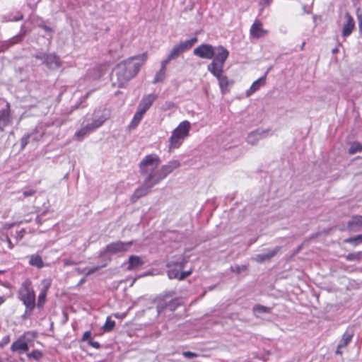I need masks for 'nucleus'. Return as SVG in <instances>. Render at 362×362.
I'll return each mask as SVG.
<instances>
[{"mask_svg": "<svg viewBox=\"0 0 362 362\" xmlns=\"http://www.w3.org/2000/svg\"><path fill=\"white\" fill-rule=\"evenodd\" d=\"M148 53L131 57L119 62L113 71L112 85L123 88L127 83L139 73L141 65L147 60Z\"/></svg>", "mask_w": 362, "mask_h": 362, "instance_id": "f257e3e1", "label": "nucleus"}, {"mask_svg": "<svg viewBox=\"0 0 362 362\" xmlns=\"http://www.w3.org/2000/svg\"><path fill=\"white\" fill-rule=\"evenodd\" d=\"M160 158L156 154H148L140 162V173L145 176V183L156 185L160 182L159 165Z\"/></svg>", "mask_w": 362, "mask_h": 362, "instance_id": "f03ea898", "label": "nucleus"}, {"mask_svg": "<svg viewBox=\"0 0 362 362\" xmlns=\"http://www.w3.org/2000/svg\"><path fill=\"white\" fill-rule=\"evenodd\" d=\"M190 129L191 124L187 120L182 121L178 124L173 131L169 139L168 148L170 151L178 148L182 145L185 139L189 136Z\"/></svg>", "mask_w": 362, "mask_h": 362, "instance_id": "7ed1b4c3", "label": "nucleus"}, {"mask_svg": "<svg viewBox=\"0 0 362 362\" xmlns=\"http://www.w3.org/2000/svg\"><path fill=\"white\" fill-rule=\"evenodd\" d=\"M18 298L26 308L32 310L35 307V293L32 286V281L27 279L21 285L18 290Z\"/></svg>", "mask_w": 362, "mask_h": 362, "instance_id": "20e7f679", "label": "nucleus"}, {"mask_svg": "<svg viewBox=\"0 0 362 362\" xmlns=\"http://www.w3.org/2000/svg\"><path fill=\"white\" fill-rule=\"evenodd\" d=\"M214 49L215 54L211 62L207 66V70L209 72L223 69L225 63L229 57V51L223 46L219 45Z\"/></svg>", "mask_w": 362, "mask_h": 362, "instance_id": "39448f33", "label": "nucleus"}, {"mask_svg": "<svg viewBox=\"0 0 362 362\" xmlns=\"http://www.w3.org/2000/svg\"><path fill=\"white\" fill-rule=\"evenodd\" d=\"M0 131L4 132L6 127L11 125L13 121L11 105L5 99L0 100Z\"/></svg>", "mask_w": 362, "mask_h": 362, "instance_id": "423d86ee", "label": "nucleus"}, {"mask_svg": "<svg viewBox=\"0 0 362 362\" xmlns=\"http://www.w3.org/2000/svg\"><path fill=\"white\" fill-rule=\"evenodd\" d=\"M197 42L198 38L197 37H194L189 40L180 42L179 44L175 45L170 52L176 58H177L182 53L189 50Z\"/></svg>", "mask_w": 362, "mask_h": 362, "instance_id": "0eeeda50", "label": "nucleus"}, {"mask_svg": "<svg viewBox=\"0 0 362 362\" xmlns=\"http://www.w3.org/2000/svg\"><path fill=\"white\" fill-rule=\"evenodd\" d=\"M215 47L210 44L203 43L196 47L193 53L202 59H211L215 54Z\"/></svg>", "mask_w": 362, "mask_h": 362, "instance_id": "6e6552de", "label": "nucleus"}, {"mask_svg": "<svg viewBox=\"0 0 362 362\" xmlns=\"http://www.w3.org/2000/svg\"><path fill=\"white\" fill-rule=\"evenodd\" d=\"M28 334H33L35 336V334L31 332H26L23 334H22L16 341H15L11 346V350L13 352H26L29 349V346L28 342L25 341V337Z\"/></svg>", "mask_w": 362, "mask_h": 362, "instance_id": "1a4fd4ad", "label": "nucleus"}, {"mask_svg": "<svg viewBox=\"0 0 362 362\" xmlns=\"http://www.w3.org/2000/svg\"><path fill=\"white\" fill-rule=\"evenodd\" d=\"M210 73L217 78L221 93H225L228 92L229 86L233 83V81H230L228 76L223 74V69L211 71Z\"/></svg>", "mask_w": 362, "mask_h": 362, "instance_id": "9d476101", "label": "nucleus"}, {"mask_svg": "<svg viewBox=\"0 0 362 362\" xmlns=\"http://www.w3.org/2000/svg\"><path fill=\"white\" fill-rule=\"evenodd\" d=\"M133 244L132 241L122 242L117 241L108 244L105 247V251L107 253L116 254L118 252H124L128 250V247Z\"/></svg>", "mask_w": 362, "mask_h": 362, "instance_id": "9b49d317", "label": "nucleus"}, {"mask_svg": "<svg viewBox=\"0 0 362 362\" xmlns=\"http://www.w3.org/2000/svg\"><path fill=\"white\" fill-rule=\"evenodd\" d=\"M37 58L42 60L49 69H57L62 65L60 58L54 53L44 54L42 56L37 57Z\"/></svg>", "mask_w": 362, "mask_h": 362, "instance_id": "f8f14e48", "label": "nucleus"}, {"mask_svg": "<svg viewBox=\"0 0 362 362\" xmlns=\"http://www.w3.org/2000/svg\"><path fill=\"white\" fill-rule=\"evenodd\" d=\"M268 34V30L264 29L263 23L256 19L250 29V35L252 38L258 39Z\"/></svg>", "mask_w": 362, "mask_h": 362, "instance_id": "ddd939ff", "label": "nucleus"}, {"mask_svg": "<svg viewBox=\"0 0 362 362\" xmlns=\"http://www.w3.org/2000/svg\"><path fill=\"white\" fill-rule=\"evenodd\" d=\"M157 98L158 95L154 93L144 95L138 105L137 110L145 114Z\"/></svg>", "mask_w": 362, "mask_h": 362, "instance_id": "4468645a", "label": "nucleus"}, {"mask_svg": "<svg viewBox=\"0 0 362 362\" xmlns=\"http://www.w3.org/2000/svg\"><path fill=\"white\" fill-rule=\"evenodd\" d=\"M180 166V163L176 160H170L167 164L162 165L159 169L160 182Z\"/></svg>", "mask_w": 362, "mask_h": 362, "instance_id": "2eb2a0df", "label": "nucleus"}, {"mask_svg": "<svg viewBox=\"0 0 362 362\" xmlns=\"http://www.w3.org/2000/svg\"><path fill=\"white\" fill-rule=\"evenodd\" d=\"M154 185H151V183H145L142 186L138 187L131 197V202L135 203L139 199L147 195L151 190V188Z\"/></svg>", "mask_w": 362, "mask_h": 362, "instance_id": "dca6fc26", "label": "nucleus"}, {"mask_svg": "<svg viewBox=\"0 0 362 362\" xmlns=\"http://www.w3.org/2000/svg\"><path fill=\"white\" fill-rule=\"evenodd\" d=\"M168 267V276L169 279H177L179 280L180 271L185 267V262H170L167 264Z\"/></svg>", "mask_w": 362, "mask_h": 362, "instance_id": "f3484780", "label": "nucleus"}, {"mask_svg": "<svg viewBox=\"0 0 362 362\" xmlns=\"http://www.w3.org/2000/svg\"><path fill=\"white\" fill-rule=\"evenodd\" d=\"M362 228V216H354L347 223V229L349 231L356 232Z\"/></svg>", "mask_w": 362, "mask_h": 362, "instance_id": "a211bd4d", "label": "nucleus"}, {"mask_svg": "<svg viewBox=\"0 0 362 362\" xmlns=\"http://www.w3.org/2000/svg\"><path fill=\"white\" fill-rule=\"evenodd\" d=\"M346 22L343 26L342 35L347 37L350 35L355 28V22L349 13L346 14Z\"/></svg>", "mask_w": 362, "mask_h": 362, "instance_id": "6ab92c4d", "label": "nucleus"}, {"mask_svg": "<svg viewBox=\"0 0 362 362\" xmlns=\"http://www.w3.org/2000/svg\"><path fill=\"white\" fill-rule=\"evenodd\" d=\"M144 264L141 258L136 255H131L129 257L127 269L129 271L134 270Z\"/></svg>", "mask_w": 362, "mask_h": 362, "instance_id": "aec40b11", "label": "nucleus"}, {"mask_svg": "<svg viewBox=\"0 0 362 362\" xmlns=\"http://www.w3.org/2000/svg\"><path fill=\"white\" fill-rule=\"evenodd\" d=\"M354 331L352 329H346L339 342V348H345L349 344L351 341L352 338L354 337Z\"/></svg>", "mask_w": 362, "mask_h": 362, "instance_id": "412c9836", "label": "nucleus"}, {"mask_svg": "<svg viewBox=\"0 0 362 362\" xmlns=\"http://www.w3.org/2000/svg\"><path fill=\"white\" fill-rule=\"evenodd\" d=\"M280 249H281L280 247H276L274 250H273L272 251H270L269 252H268L267 254L257 255L256 257V260L258 262H263L265 260L270 259L271 258L274 257L279 252Z\"/></svg>", "mask_w": 362, "mask_h": 362, "instance_id": "4be33fe9", "label": "nucleus"}, {"mask_svg": "<svg viewBox=\"0 0 362 362\" xmlns=\"http://www.w3.org/2000/svg\"><path fill=\"white\" fill-rule=\"evenodd\" d=\"M29 264L31 266L41 269L44 267V262L40 255L37 254L32 255L30 257Z\"/></svg>", "mask_w": 362, "mask_h": 362, "instance_id": "5701e85b", "label": "nucleus"}, {"mask_svg": "<svg viewBox=\"0 0 362 362\" xmlns=\"http://www.w3.org/2000/svg\"><path fill=\"white\" fill-rule=\"evenodd\" d=\"M144 115L145 114L142 113L141 112L136 110L131 122L129 124V129H134L136 128V127L139 125V124L141 121Z\"/></svg>", "mask_w": 362, "mask_h": 362, "instance_id": "b1692460", "label": "nucleus"}, {"mask_svg": "<svg viewBox=\"0 0 362 362\" xmlns=\"http://www.w3.org/2000/svg\"><path fill=\"white\" fill-rule=\"evenodd\" d=\"M266 79V76H264L259 79L256 80L252 86H250V88L249 90L250 94H252L259 89V88L264 85Z\"/></svg>", "mask_w": 362, "mask_h": 362, "instance_id": "393cba45", "label": "nucleus"}, {"mask_svg": "<svg viewBox=\"0 0 362 362\" xmlns=\"http://www.w3.org/2000/svg\"><path fill=\"white\" fill-rule=\"evenodd\" d=\"M362 151V144L358 141H355L351 144L349 149V153L350 155H353L357 152H361Z\"/></svg>", "mask_w": 362, "mask_h": 362, "instance_id": "a878e982", "label": "nucleus"}, {"mask_svg": "<svg viewBox=\"0 0 362 362\" xmlns=\"http://www.w3.org/2000/svg\"><path fill=\"white\" fill-rule=\"evenodd\" d=\"M115 327V322L111 320L110 317H107L103 329L105 332H111Z\"/></svg>", "mask_w": 362, "mask_h": 362, "instance_id": "bb28decb", "label": "nucleus"}, {"mask_svg": "<svg viewBox=\"0 0 362 362\" xmlns=\"http://www.w3.org/2000/svg\"><path fill=\"white\" fill-rule=\"evenodd\" d=\"M361 242H362V234L354 236V237L348 238L344 240V243H351V244H353L354 245H357L359 243H361Z\"/></svg>", "mask_w": 362, "mask_h": 362, "instance_id": "cd10ccee", "label": "nucleus"}, {"mask_svg": "<svg viewBox=\"0 0 362 362\" xmlns=\"http://www.w3.org/2000/svg\"><path fill=\"white\" fill-rule=\"evenodd\" d=\"M91 131H93V130L90 129V126L88 124L86 127H83V128L80 129L79 130H78L75 133L74 136L78 139H81V138L84 137L88 133H89Z\"/></svg>", "mask_w": 362, "mask_h": 362, "instance_id": "c85d7f7f", "label": "nucleus"}, {"mask_svg": "<svg viewBox=\"0 0 362 362\" xmlns=\"http://www.w3.org/2000/svg\"><path fill=\"white\" fill-rule=\"evenodd\" d=\"M105 121V118H104L103 117H100L98 119H95L91 124L88 125L90 126V129L94 130L96 128H98L99 127L102 126Z\"/></svg>", "mask_w": 362, "mask_h": 362, "instance_id": "c756f323", "label": "nucleus"}, {"mask_svg": "<svg viewBox=\"0 0 362 362\" xmlns=\"http://www.w3.org/2000/svg\"><path fill=\"white\" fill-rule=\"evenodd\" d=\"M28 358H33L36 361L41 359L43 356V354L41 351L38 349H35L32 351L30 353L27 354Z\"/></svg>", "mask_w": 362, "mask_h": 362, "instance_id": "7c9ffc66", "label": "nucleus"}, {"mask_svg": "<svg viewBox=\"0 0 362 362\" xmlns=\"http://www.w3.org/2000/svg\"><path fill=\"white\" fill-rule=\"evenodd\" d=\"M46 296H47V290L43 289L40 291L39 296H38V301H37V306L42 307L45 304L46 301Z\"/></svg>", "mask_w": 362, "mask_h": 362, "instance_id": "2f4dec72", "label": "nucleus"}, {"mask_svg": "<svg viewBox=\"0 0 362 362\" xmlns=\"http://www.w3.org/2000/svg\"><path fill=\"white\" fill-rule=\"evenodd\" d=\"M166 70L164 69L160 68L159 71L156 74L153 83H158L163 81L165 76Z\"/></svg>", "mask_w": 362, "mask_h": 362, "instance_id": "473e14b6", "label": "nucleus"}, {"mask_svg": "<svg viewBox=\"0 0 362 362\" xmlns=\"http://www.w3.org/2000/svg\"><path fill=\"white\" fill-rule=\"evenodd\" d=\"M253 311L258 313H269L271 311V308L267 306L257 304L253 307Z\"/></svg>", "mask_w": 362, "mask_h": 362, "instance_id": "72a5a7b5", "label": "nucleus"}, {"mask_svg": "<svg viewBox=\"0 0 362 362\" xmlns=\"http://www.w3.org/2000/svg\"><path fill=\"white\" fill-rule=\"evenodd\" d=\"M361 257V252H354L349 253L346 256V259L347 261H358Z\"/></svg>", "mask_w": 362, "mask_h": 362, "instance_id": "f704fd0d", "label": "nucleus"}, {"mask_svg": "<svg viewBox=\"0 0 362 362\" xmlns=\"http://www.w3.org/2000/svg\"><path fill=\"white\" fill-rule=\"evenodd\" d=\"M176 59V57L172 54V52H170L169 53V54L168 55V57H166V59H165L164 60H163L161 62V67L162 69H164L166 70V66L167 64L173 59Z\"/></svg>", "mask_w": 362, "mask_h": 362, "instance_id": "c9c22d12", "label": "nucleus"}, {"mask_svg": "<svg viewBox=\"0 0 362 362\" xmlns=\"http://www.w3.org/2000/svg\"><path fill=\"white\" fill-rule=\"evenodd\" d=\"M176 59V57L172 54V52H170L169 53V54L168 55V57H166V59H165L164 60H163L161 62V67L162 69H164L166 70V66L167 64L173 59Z\"/></svg>", "mask_w": 362, "mask_h": 362, "instance_id": "e433bc0d", "label": "nucleus"}, {"mask_svg": "<svg viewBox=\"0 0 362 362\" xmlns=\"http://www.w3.org/2000/svg\"><path fill=\"white\" fill-rule=\"evenodd\" d=\"M30 137V134H27L24 135L21 139V149L25 148V147L28 145V144L29 143Z\"/></svg>", "mask_w": 362, "mask_h": 362, "instance_id": "4c0bfd02", "label": "nucleus"}, {"mask_svg": "<svg viewBox=\"0 0 362 362\" xmlns=\"http://www.w3.org/2000/svg\"><path fill=\"white\" fill-rule=\"evenodd\" d=\"M37 193V190L35 189H30L28 190H25L23 192V196L24 198L28 197H33Z\"/></svg>", "mask_w": 362, "mask_h": 362, "instance_id": "58836bf2", "label": "nucleus"}, {"mask_svg": "<svg viewBox=\"0 0 362 362\" xmlns=\"http://www.w3.org/2000/svg\"><path fill=\"white\" fill-rule=\"evenodd\" d=\"M182 355L184 357L187 358H195V357L198 356L197 354L192 352V351H184L182 353Z\"/></svg>", "mask_w": 362, "mask_h": 362, "instance_id": "ea45409f", "label": "nucleus"}, {"mask_svg": "<svg viewBox=\"0 0 362 362\" xmlns=\"http://www.w3.org/2000/svg\"><path fill=\"white\" fill-rule=\"evenodd\" d=\"M192 269H189V270L185 271V272H180L179 280L181 281V280L185 279V278L189 276L192 274Z\"/></svg>", "mask_w": 362, "mask_h": 362, "instance_id": "a19ab883", "label": "nucleus"}, {"mask_svg": "<svg viewBox=\"0 0 362 362\" xmlns=\"http://www.w3.org/2000/svg\"><path fill=\"white\" fill-rule=\"evenodd\" d=\"M90 339H91V331H86L83 333V336H82V338H81V341H89Z\"/></svg>", "mask_w": 362, "mask_h": 362, "instance_id": "79ce46f5", "label": "nucleus"}, {"mask_svg": "<svg viewBox=\"0 0 362 362\" xmlns=\"http://www.w3.org/2000/svg\"><path fill=\"white\" fill-rule=\"evenodd\" d=\"M10 341V336L6 335L5 336L1 341H0V346L1 348H3L4 346L8 344Z\"/></svg>", "mask_w": 362, "mask_h": 362, "instance_id": "37998d69", "label": "nucleus"}, {"mask_svg": "<svg viewBox=\"0 0 362 362\" xmlns=\"http://www.w3.org/2000/svg\"><path fill=\"white\" fill-rule=\"evenodd\" d=\"M88 344H89L90 346H92V347H93V348H95V349H100V343H99V342H98V341H93V339H90V340L88 341Z\"/></svg>", "mask_w": 362, "mask_h": 362, "instance_id": "c03bdc74", "label": "nucleus"}, {"mask_svg": "<svg viewBox=\"0 0 362 362\" xmlns=\"http://www.w3.org/2000/svg\"><path fill=\"white\" fill-rule=\"evenodd\" d=\"M168 306V304H167L166 303H160L158 306H157V308H158V312H160L162 310H163L164 309H165Z\"/></svg>", "mask_w": 362, "mask_h": 362, "instance_id": "a18cd8bd", "label": "nucleus"}, {"mask_svg": "<svg viewBox=\"0 0 362 362\" xmlns=\"http://www.w3.org/2000/svg\"><path fill=\"white\" fill-rule=\"evenodd\" d=\"M115 317L116 318H119V319H123L124 317H126V314L125 313H123V314H119V313H116L115 314Z\"/></svg>", "mask_w": 362, "mask_h": 362, "instance_id": "49530a36", "label": "nucleus"}, {"mask_svg": "<svg viewBox=\"0 0 362 362\" xmlns=\"http://www.w3.org/2000/svg\"><path fill=\"white\" fill-rule=\"evenodd\" d=\"M341 349H342V348H339V344H338L337 348V350H336V351H335V354H337V355H341V354H342Z\"/></svg>", "mask_w": 362, "mask_h": 362, "instance_id": "de8ad7c7", "label": "nucleus"}, {"mask_svg": "<svg viewBox=\"0 0 362 362\" xmlns=\"http://www.w3.org/2000/svg\"><path fill=\"white\" fill-rule=\"evenodd\" d=\"M74 264V263L70 260H68V259H65L64 260V265L65 266H68V265H73Z\"/></svg>", "mask_w": 362, "mask_h": 362, "instance_id": "09e8293b", "label": "nucleus"}, {"mask_svg": "<svg viewBox=\"0 0 362 362\" xmlns=\"http://www.w3.org/2000/svg\"><path fill=\"white\" fill-rule=\"evenodd\" d=\"M42 28L47 31V32H52V29L50 28V27H48L47 25H43L42 26Z\"/></svg>", "mask_w": 362, "mask_h": 362, "instance_id": "8fccbe9b", "label": "nucleus"}, {"mask_svg": "<svg viewBox=\"0 0 362 362\" xmlns=\"http://www.w3.org/2000/svg\"><path fill=\"white\" fill-rule=\"evenodd\" d=\"M272 1L273 0H264V4L266 6H269Z\"/></svg>", "mask_w": 362, "mask_h": 362, "instance_id": "3c124183", "label": "nucleus"}, {"mask_svg": "<svg viewBox=\"0 0 362 362\" xmlns=\"http://www.w3.org/2000/svg\"><path fill=\"white\" fill-rule=\"evenodd\" d=\"M6 301V298L4 296H0V305H2Z\"/></svg>", "mask_w": 362, "mask_h": 362, "instance_id": "603ef678", "label": "nucleus"}, {"mask_svg": "<svg viewBox=\"0 0 362 362\" xmlns=\"http://www.w3.org/2000/svg\"><path fill=\"white\" fill-rule=\"evenodd\" d=\"M98 267H95V268H92V269L88 272V274L93 273L94 272H95V271H96V270H98Z\"/></svg>", "mask_w": 362, "mask_h": 362, "instance_id": "864d4df0", "label": "nucleus"}, {"mask_svg": "<svg viewBox=\"0 0 362 362\" xmlns=\"http://www.w3.org/2000/svg\"><path fill=\"white\" fill-rule=\"evenodd\" d=\"M337 52H338V49H337V48H336V49H334L332 50V52H333V53H337Z\"/></svg>", "mask_w": 362, "mask_h": 362, "instance_id": "5fc2aeb1", "label": "nucleus"}, {"mask_svg": "<svg viewBox=\"0 0 362 362\" xmlns=\"http://www.w3.org/2000/svg\"><path fill=\"white\" fill-rule=\"evenodd\" d=\"M3 272H4L3 271L0 270V274H2Z\"/></svg>", "mask_w": 362, "mask_h": 362, "instance_id": "6e6d98bb", "label": "nucleus"}]
</instances>
